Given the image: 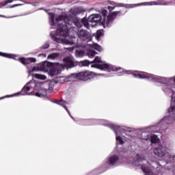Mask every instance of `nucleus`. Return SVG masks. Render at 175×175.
Listing matches in <instances>:
<instances>
[{
  "label": "nucleus",
  "mask_w": 175,
  "mask_h": 175,
  "mask_svg": "<svg viewBox=\"0 0 175 175\" xmlns=\"http://www.w3.org/2000/svg\"><path fill=\"white\" fill-rule=\"evenodd\" d=\"M64 109H65V110H68V107H66V105H63Z\"/></svg>",
  "instance_id": "obj_39"
},
{
  "label": "nucleus",
  "mask_w": 175,
  "mask_h": 175,
  "mask_svg": "<svg viewBox=\"0 0 175 175\" xmlns=\"http://www.w3.org/2000/svg\"><path fill=\"white\" fill-rule=\"evenodd\" d=\"M50 47V44L49 43H45L44 45L40 46V50H46Z\"/></svg>",
  "instance_id": "obj_27"
},
{
  "label": "nucleus",
  "mask_w": 175,
  "mask_h": 175,
  "mask_svg": "<svg viewBox=\"0 0 175 175\" xmlns=\"http://www.w3.org/2000/svg\"><path fill=\"white\" fill-rule=\"evenodd\" d=\"M101 14L103 15V20H107V16L106 19V16H107V10H103L101 12Z\"/></svg>",
  "instance_id": "obj_26"
},
{
  "label": "nucleus",
  "mask_w": 175,
  "mask_h": 175,
  "mask_svg": "<svg viewBox=\"0 0 175 175\" xmlns=\"http://www.w3.org/2000/svg\"><path fill=\"white\" fill-rule=\"evenodd\" d=\"M138 79H147L148 80H154V77L152 75L147 73H139Z\"/></svg>",
  "instance_id": "obj_17"
},
{
  "label": "nucleus",
  "mask_w": 175,
  "mask_h": 175,
  "mask_svg": "<svg viewBox=\"0 0 175 175\" xmlns=\"http://www.w3.org/2000/svg\"><path fill=\"white\" fill-rule=\"evenodd\" d=\"M56 103L59 105V103H61V101H57V100H56Z\"/></svg>",
  "instance_id": "obj_41"
},
{
  "label": "nucleus",
  "mask_w": 175,
  "mask_h": 175,
  "mask_svg": "<svg viewBox=\"0 0 175 175\" xmlns=\"http://www.w3.org/2000/svg\"><path fill=\"white\" fill-rule=\"evenodd\" d=\"M59 63H52V66L50 67L49 72L51 76H54L55 75H58L59 73V68H58Z\"/></svg>",
  "instance_id": "obj_15"
},
{
  "label": "nucleus",
  "mask_w": 175,
  "mask_h": 175,
  "mask_svg": "<svg viewBox=\"0 0 175 175\" xmlns=\"http://www.w3.org/2000/svg\"><path fill=\"white\" fill-rule=\"evenodd\" d=\"M88 55L90 58H94L95 57V53L94 52H90L88 53Z\"/></svg>",
  "instance_id": "obj_33"
},
{
  "label": "nucleus",
  "mask_w": 175,
  "mask_h": 175,
  "mask_svg": "<svg viewBox=\"0 0 175 175\" xmlns=\"http://www.w3.org/2000/svg\"><path fill=\"white\" fill-rule=\"evenodd\" d=\"M91 68H96V69H100V70H105V72H124V70L121 67H116L114 66L108 64H102V59L100 57L97 56L94 58L93 62H91Z\"/></svg>",
  "instance_id": "obj_4"
},
{
  "label": "nucleus",
  "mask_w": 175,
  "mask_h": 175,
  "mask_svg": "<svg viewBox=\"0 0 175 175\" xmlns=\"http://www.w3.org/2000/svg\"><path fill=\"white\" fill-rule=\"evenodd\" d=\"M57 38H55V40H57Z\"/></svg>",
  "instance_id": "obj_43"
},
{
  "label": "nucleus",
  "mask_w": 175,
  "mask_h": 175,
  "mask_svg": "<svg viewBox=\"0 0 175 175\" xmlns=\"http://www.w3.org/2000/svg\"><path fill=\"white\" fill-rule=\"evenodd\" d=\"M14 1H17V0H7L3 3V6H6L8 3H12V2H14Z\"/></svg>",
  "instance_id": "obj_31"
},
{
  "label": "nucleus",
  "mask_w": 175,
  "mask_h": 175,
  "mask_svg": "<svg viewBox=\"0 0 175 175\" xmlns=\"http://www.w3.org/2000/svg\"><path fill=\"white\" fill-rule=\"evenodd\" d=\"M102 36H103V30H98L95 34L96 40H100Z\"/></svg>",
  "instance_id": "obj_19"
},
{
  "label": "nucleus",
  "mask_w": 175,
  "mask_h": 175,
  "mask_svg": "<svg viewBox=\"0 0 175 175\" xmlns=\"http://www.w3.org/2000/svg\"><path fill=\"white\" fill-rule=\"evenodd\" d=\"M46 95H47V92H46V90H44L43 93H36V96H38V98H42V96H46Z\"/></svg>",
  "instance_id": "obj_23"
},
{
  "label": "nucleus",
  "mask_w": 175,
  "mask_h": 175,
  "mask_svg": "<svg viewBox=\"0 0 175 175\" xmlns=\"http://www.w3.org/2000/svg\"><path fill=\"white\" fill-rule=\"evenodd\" d=\"M83 54H84V51H79V50H77L76 51V55L77 57H81L83 55Z\"/></svg>",
  "instance_id": "obj_29"
},
{
  "label": "nucleus",
  "mask_w": 175,
  "mask_h": 175,
  "mask_svg": "<svg viewBox=\"0 0 175 175\" xmlns=\"http://www.w3.org/2000/svg\"><path fill=\"white\" fill-rule=\"evenodd\" d=\"M57 57H58V53H51V54L49 55L48 59H55V58H57Z\"/></svg>",
  "instance_id": "obj_24"
},
{
  "label": "nucleus",
  "mask_w": 175,
  "mask_h": 175,
  "mask_svg": "<svg viewBox=\"0 0 175 175\" xmlns=\"http://www.w3.org/2000/svg\"><path fill=\"white\" fill-rule=\"evenodd\" d=\"M169 116H165L161 121V124H172V120L175 121V110L168 111Z\"/></svg>",
  "instance_id": "obj_9"
},
{
  "label": "nucleus",
  "mask_w": 175,
  "mask_h": 175,
  "mask_svg": "<svg viewBox=\"0 0 175 175\" xmlns=\"http://www.w3.org/2000/svg\"><path fill=\"white\" fill-rule=\"evenodd\" d=\"M118 159H120V157L117 155H112L109 157L107 159L106 163L107 165H110L111 166H114L118 162Z\"/></svg>",
  "instance_id": "obj_16"
},
{
  "label": "nucleus",
  "mask_w": 175,
  "mask_h": 175,
  "mask_svg": "<svg viewBox=\"0 0 175 175\" xmlns=\"http://www.w3.org/2000/svg\"><path fill=\"white\" fill-rule=\"evenodd\" d=\"M68 111L69 116H70V112H69V111ZM70 117H71V118H73V117H72L71 116H70Z\"/></svg>",
  "instance_id": "obj_40"
},
{
  "label": "nucleus",
  "mask_w": 175,
  "mask_h": 175,
  "mask_svg": "<svg viewBox=\"0 0 175 175\" xmlns=\"http://www.w3.org/2000/svg\"><path fill=\"white\" fill-rule=\"evenodd\" d=\"M170 3V2L165 1V0L139 3L137 4H125L123 3H116L114 6H108V10L109 12H112V10H114L116 8H125L126 9H133V8H137V6H152V5L167 6V5H169Z\"/></svg>",
  "instance_id": "obj_3"
},
{
  "label": "nucleus",
  "mask_w": 175,
  "mask_h": 175,
  "mask_svg": "<svg viewBox=\"0 0 175 175\" xmlns=\"http://www.w3.org/2000/svg\"><path fill=\"white\" fill-rule=\"evenodd\" d=\"M68 15H59L55 18V21H63L62 23H59L57 33L60 36L66 38L69 33V29L73 28V25L78 28H81L83 24H85V17L82 19H79V14H81V10L79 8H71L69 11Z\"/></svg>",
  "instance_id": "obj_1"
},
{
  "label": "nucleus",
  "mask_w": 175,
  "mask_h": 175,
  "mask_svg": "<svg viewBox=\"0 0 175 175\" xmlns=\"http://www.w3.org/2000/svg\"><path fill=\"white\" fill-rule=\"evenodd\" d=\"M94 49L95 50H97V51H102V46H100L98 44H94Z\"/></svg>",
  "instance_id": "obj_28"
},
{
  "label": "nucleus",
  "mask_w": 175,
  "mask_h": 175,
  "mask_svg": "<svg viewBox=\"0 0 175 175\" xmlns=\"http://www.w3.org/2000/svg\"><path fill=\"white\" fill-rule=\"evenodd\" d=\"M18 61L25 65V66H28V65H31L32 63L36 62V58L34 57H19Z\"/></svg>",
  "instance_id": "obj_12"
},
{
  "label": "nucleus",
  "mask_w": 175,
  "mask_h": 175,
  "mask_svg": "<svg viewBox=\"0 0 175 175\" xmlns=\"http://www.w3.org/2000/svg\"><path fill=\"white\" fill-rule=\"evenodd\" d=\"M17 6H23V4H21V3L14 4L13 5L10 6V8L12 9L13 8H17Z\"/></svg>",
  "instance_id": "obj_32"
},
{
  "label": "nucleus",
  "mask_w": 175,
  "mask_h": 175,
  "mask_svg": "<svg viewBox=\"0 0 175 175\" xmlns=\"http://www.w3.org/2000/svg\"><path fill=\"white\" fill-rule=\"evenodd\" d=\"M53 66V62H44L40 64L38 69L43 72H49L50 68Z\"/></svg>",
  "instance_id": "obj_14"
},
{
  "label": "nucleus",
  "mask_w": 175,
  "mask_h": 175,
  "mask_svg": "<svg viewBox=\"0 0 175 175\" xmlns=\"http://www.w3.org/2000/svg\"><path fill=\"white\" fill-rule=\"evenodd\" d=\"M63 61L65 66H66V68L68 69H72V68H75V66H77V64H76V62H75L73 59L70 57H66Z\"/></svg>",
  "instance_id": "obj_10"
},
{
  "label": "nucleus",
  "mask_w": 175,
  "mask_h": 175,
  "mask_svg": "<svg viewBox=\"0 0 175 175\" xmlns=\"http://www.w3.org/2000/svg\"><path fill=\"white\" fill-rule=\"evenodd\" d=\"M36 79H40V80H45L46 76L42 75L40 74H35Z\"/></svg>",
  "instance_id": "obj_25"
},
{
  "label": "nucleus",
  "mask_w": 175,
  "mask_h": 175,
  "mask_svg": "<svg viewBox=\"0 0 175 175\" xmlns=\"http://www.w3.org/2000/svg\"><path fill=\"white\" fill-rule=\"evenodd\" d=\"M31 91V88L29 86H25L21 90L22 95H27L28 92Z\"/></svg>",
  "instance_id": "obj_20"
},
{
  "label": "nucleus",
  "mask_w": 175,
  "mask_h": 175,
  "mask_svg": "<svg viewBox=\"0 0 175 175\" xmlns=\"http://www.w3.org/2000/svg\"><path fill=\"white\" fill-rule=\"evenodd\" d=\"M154 154H156L159 158H163L166 154V151L165 150V148H163V146H159L154 148Z\"/></svg>",
  "instance_id": "obj_13"
},
{
  "label": "nucleus",
  "mask_w": 175,
  "mask_h": 175,
  "mask_svg": "<svg viewBox=\"0 0 175 175\" xmlns=\"http://www.w3.org/2000/svg\"><path fill=\"white\" fill-rule=\"evenodd\" d=\"M72 76L76 79H78V80L87 81L88 80H91V79H94V77H95V73L91 71H83L72 74Z\"/></svg>",
  "instance_id": "obj_7"
},
{
  "label": "nucleus",
  "mask_w": 175,
  "mask_h": 175,
  "mask_svg": "<svg viewBox=\"0 0 175 175\" xmlns=\"http://www.w3.org/2000/svg\"><path fill=\"white\" fill-rule=\"evenodd\" d=\"M11 96H5L4 97H1L0 98V100H2V99H5V98H10Z\"/></svg>",
  "instance_id": "obj_38"
},
{
  "label": "nucleus",
  "mask_w": 175,
  "mask_h": 175,
  "mask_svg": "<svg viewBox=\"0 0 175 175\" xmlns=\"http://www.w3.org/2000/svg\"><path fill=\"white\" fill-rule=\"evenodd\" d=\"M20 93L16 94V95H19Z\"/></svg>",
  "instance_id": "obj_42"
},
{
  "label": "nucleus",
  "mask_w": 175,
  "mask_h": 175,
  "mask_svg": "<svg viewBox=\"0 0 175 175\" xmlns=\"http://www.w3.org/2000/svg\"><path fill=\"white\" fill-rule=\"evenodd\" d=\"M49 16H50L51 25H55V22L54 21L55 15L54 14V13H49Z\"/></svg>",
  "instance_id": "obj_21"
},
{
  "label": "nucleus",
  "mask_w": 175,
  "mask_h": 175,
  "mask_svg": "<svg viewBox=\"0 0 175 175\" xmlns=\"http://www.w3.org/2000/svg\"><path fill=\"white\" fill-rule=\"evenodd\" d=\"M66 44H75V41H66Z\"/></svg>",
  "instance_id": "obj_35"
},
{
  "label": "nucleus",
  "mask_w": 175,
  "mask_h": 175,
  "mask_svg": "<svg viewBox=\"0 0 175 175\" xmlns=\"http://www.w3.org/2000/svg\"><path fill=\"white\" fill-rule=\"evenodd\" d=\"M175 110V101H172L170 105V108L168 109V110Z\"/></svg>",
  "instance_id": "obj_30"
},
{
  "label": "nucleus",
  "mask_w": 175,
  "mask_h": 175,
  "mask_svg": "<svg viewBox=\"0 0 175 175\" xmlns=\"http://www.w3.org/2000/svg\"><path fill=\"white\" fill-rule=\"evenodd\" d=\"M77 35L78 38L83 42H91V40H92V37L90 36L88 32H87L85 29H83L80 31H78Z\"/></svg>",
  "instance_id": "obj_8"
},
{
  "label": "nucleus",
  "mask_w": 175,
  "mask_h": 175,
  "mask_svg": "<svg viewBox=\"0 0 175 175\" xmlns=\"http://www.w3.org/2000/svg\"><path fill=\"white\" fill-rule=\"evenodd\" d=\"M117 16H122L121 11H115L110 13L107 16V20L102 19V16L99 14H95L90 15L88 18H85V23H83V26L87 29H90V23H95L96 24L100 23L102 25H106L107 27H110V23L114 21V19Z\"/></svg>",
  "instance_id": "obj_2"
},
{
  "label": "nucleus",
  "mask_w": 175,
  "mask_h": 175,
  "mask_svg": "<svg viewBox=\"0 0 175 175\" xmlns=\"http://www.w3.org/2000/svg\"><path fill=\"white\" fill-rule=\"evenodd\" d=\"M143 161H146V157L144 154H137L133 159V163L135 166H141V169L145 173V175H154L152 171L154 170V167H146L143 165Z\"/></svg>",
  "instance_id": "obj_6"
},
{
  "label": "nucleus",
  "mask_w": 175,
  "mask_h": 175,
  "mask_svg": "<svg viewBox=\"0 0 175 175\" xmlns=\"http://www.w3.org/2000/svg\"><path fill=\"white\" fill-rule=\"evenodd\" d=\"M38 68H39V67L36 68V66H34V67H33L31 72H36V70H40Z\"/></svg>",
  "instance_id": "obj_34"
},
{
  "label": "nucleus",
  "mask_w": 175,
  "mask_h": 175,
  "mask_svg": "<svg viewBox=\"0 0 175 175\" xmlns=\"http://www.w3.org/2000/svg\"><path fill=\"white\" fill-rule=\"evenodd\" d=\"M133 77H135L137 79H139V73H133Z\"/></svg>",
  "instance_id": "obj_37"
},
{
  "label": "nucleus",
  "mask_w": 175,
  "mask_h": 175,
  "mask_svg": "<svg viewBox=\"0 0 175 175\" xmlns=\"http://www.w3.org/2000/svg\"><path fill=\"white\" fill-rule=\"evenodd\" d=\"M152 132H155L154 131H152Z\"/></svg>",
  "instance_id": "obj_44"
},
{
  "label": "nucleus",
  "mask_w": 175,
  "mask_h": 175,
  "mask_svg": "<svg viewBox=\"0 0 175 175\" xmlns=\"http://www.w3.org/2000/svg\"><path fill=\"white\" fill-rule=\"evenodd\" d=\"M0 57H4L5 58H10L12 59H16V55L10 54V53H5L0 52Z\"/></svg>",
  "instance_id": "obj_18"
},
{
  "label": "nucleus",
  "mask_w": 175,
  "mask_h": 175,
  "mask_svg": "<svg viewBox=\"0 0 175 175\" xmlns=\"http://www.w3.org/2000/svg\"><path fill=\"white\" fill-rule=\"evenodd\" d=\"M124 72V73H126V75H132V71H131V70H126Z\"/></svg>",
  "instance_id": "obj_36"
},
{
  "label": "nucleus",
  "mask_w": 175,
  "mask_h": 175,
  "mask_svg": "<svg viewBox=\"0 0 175 175\" xmlns=\"http://www.w3.org/2000/svg\"><path fill=\"white\" fill-rule=\"evenodd\" d=\"M142 139L143 140H150L152 143H158L159 142V138L156 135H150L146 133H142Z\"/></svg>",
  "instance_id": "obj_11"
},
{
  "label": "nucleus",
  "mask_w": 175,
  "mask_h": 175,
  "mask_svg": "<svg viewBox=\"0 0 175 175\" xmlns=\"http://www.w3.org/2000/svg\"><path fill=\"white\" fill-rule=\"evenodd\" d=\"M91 62L88 60H83L80 62L81 66H88Z\"/></svg>",
  "instance_id": "obj_22"
},
{
  "label": "nucleus",
  "mask_w": 175,
  "mask_h": 175,
  "mask_svg": "<svg viewBox=\"0 0 175 175\" xmlns=\"http://www.w3.org/2000/svg\"><path fill=\"white\" fill-rule=\"evenodd\" d=\"M103 125H105V126H109V128H111V129L113 131L116 135V141L118 143H119V144H124V141H122V138H121V137L118 136V132L120 133H125L127 136H129L130 137L132 136V131L131 130V129H128L125 126H117L109 122H105Z\"/></svg>",
  "instance_id": "obj_5"
}]
</instances>
